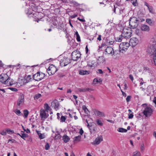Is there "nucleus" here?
Here are the masks:
<instances>
[{
	"label": "nucleus",
	"mask_w": 156,
	"mask_h": 156,
	"mask_svg": "<svg viewBox=\"0 0 156 156\" xmlns=\"http://www.w3.org/2000/svg\"><path fill=\"white\" fill-rule=\"evenodd\" d=\"M138 24L137 18L133 17L130 18L129 21V26L130 28H136L138 27Z\"/></svg>",
	"instance_id": "f257e3e1"
},
{
	"label": "nucleus",
	"mask_w": 156,
	"mask_h": 156,
	"mask_svg": "<svg viewBox=\"0 0 156 156\" xmlns=\"http://www.w3.org/2000/svg\"><path fill=\"white\" fill-rule=\"evenodd\" d=\"M130 44L128 42H122L119 45L120 51L122 53H123L127 50Z\"/></svg>",
	"instance_id": "f03ea898"
},
{
	"label": "nucleus",
	"mask_w": 156,
	"mask_h": 156,
	"mask_svg": "<svg viewBox=\"0 0 156 156\" xmlns=\"http://www.w3.org/2000/svg\"><path fill=\"white\" fill-rule=\"evenodd\" d=\"M147 51L151 54L154 55V62L155 65L156 66V51L154 49L152 45H149L148 47Z\"/></svg>",
	"instance_id": "7ed1b4c3"
},
{
	"label": "nucleus",
	"mask_w": 156,
	"mask_h": 156,
	"mask_svg": "<svg viewBox=\"0 0 156 156\" xmlns=\"http://www.w3.org/2000/svg\"><path fill=\"white\" fill-rule=\"evenodd\" d=\"M58 70V69L53 65H51L47 69V72L49 75L54 74Z\"/></svg>",
	"instance_id": "20e7f679"
},
{
	"label": "nucleus",
	"mask_w": 156,
	"mask_h": 156,
	"mask_svg": "<svg viewBox=\"0 0 156 156\" xmlns=\"http://www.w3.org/2000/svg\"><path fill=\"white\" fill-rule=\"evenodd\" d=\"M45 76V74L42 73L37 72L33 76V79L37 81H39L43 79Z\"/></svg>",
	"instance_id": "39448f33"
},
{
	"label": "nucleus",
	"mask_w": 156,
	"mask_h": 156,
	"mask_svg": "<svg viewBox=\"0 0 156 156\" xmlns=\"http://www.w3.org/2000/svg\"><path fill=\"white\" fill-rule=\"evenodd\" d=\"M153 110L150 107L147 106L143 111V113L146 117H149L152 114Z\"/></svg>",
	"instance_id": "423d86ee"
},
{
	"label": "nucleus",
	"mask_w": 156,
	"mask_h": 156,
	"mask_svg": "<svg viewBox=\"0 0 156 156\" xmlns=\"http://www.w3.org/2000/svg\"><path fill=\"white\" fill-rule=\"evenodd\" d=\"M132 33L126 29H123L122 30V36L124 39L129 38L131 36Z\"/></svg>",
	"instance_id": "0eeeda50"
},
{
	"label": "nucleus",
	"mask_w": 156,
	"mask_h": 156,
	"mask_svg": "<svg viewBox=\"0 0 156 156\" xmlns=\"http://www.w3.org/2000/svg\"><path fill=\"white\" fill-rule=\"evenodd\" d=\"M80 54L79 52V51H73L71 54L72 59L74 61H76L80 57Z\"/></svg>",
	"instance_id": "6e6552de"
},
{
	"label": "nucleus",
	"mask_w": 156,
	"mask_h": 156,
	"mask_svg": "<svg viewBox=\"0 0 156 156\" xmlns=\"http://www.w3.org/2000/svg\"><path fill=\"white\" fill-rule=\"evenodd\" d=\"M71 62L70 59L68 58H64L61 60L60 64L62 66H65Z\"/></svg>",
	"instance_id": "1a4fd4ad"
},
{
	"label": "nucleus",
	"mask_w": 156,
	"mask_h": 156,
	"mask_svg": "<svg viewBox=\"0 0 156 156\" xmlns=\"http://www.w3.org/2000/svg\"><path fill=\"white\" fill-rule=\"evenodd\" d=\"M24 101V96L23 94H20L19 98L17 103V106L19 108L23 104Z\"/></svg>",
	"instance_id": "9d476101"
},
{
	"label": "nucleus",
	"mask_w": 156,
	"mask_h": 156,
	"mask_svg": "<svg viewBox=\"0 0 156 156\" xmlns=\"http://www.w3.org/2000/svg\"><path fill=\"white\" fill-rule=\"evenodd\" d=\"M45 110L41 109L40 111V116L42 120L44 121L48 116V113H47Z\"/></svg>",
	"instance_id": "9b49d317"
},
{
	"label": "nucleus",
	"mask_w": 156,
	"mask_h": 156,
	"mask_svg": "<svg viewBox=\"0 0 156 156\" xmlns=\"http://www.w3.org/2000/svg\"><path fill=\"white\" fill-rule=\"evenodd\" d=\"M9 77L7 74H2L0 75V81L4 84Z\"/></svg>",
	"instance_id": "f8f14e48"
},
{
	"label": "nucleus",
	"mask_w": 156,
	"mask_h": 156,
	"mask_svg": "<svg viewBox=\"0 0 156 156\" xmlns=\"http://www.w3.org/2000/svg\"><path fill=\"white\" fill-rule=\"evenodd\" d=\"M104 53L105 55L108 54L113 55L114 54L113 49L111 47H108L105 49Z\"/></svg>",
	"instance_id": "ddd939ff"
},
{
	"label": "nucleus",
	"mask_w": 156,
	"mask_h": 156,
	"mask_svg": "<svg viewBox=\"0 0 156 156\" xmlns=\"http://www.w3.org/2000/svg\"><path fill=\"white\" fill-rule=\"evenodd\" d=\"M103 140V137L101 135L98 136L92 143L94 145H98L99 144L101 141Z\"/></svg>",
	"instance_id": "4468645a"
},
{
	"label": "nucleus",
	"mask_w": 156,
	"mask_h": 156,
	"mask_svg": "<svg viewBox=\"0 0 156 156\" xmlns=\"http://www.w3.org/2000/svg\"><path fill=\"white\" fill-rule=\"evenodd\" d=\"M52 106L54 107L55 109L57 110L59 107V104L58 101L57 100H54L51 103Z\"/></svg>",
	"instance_id": "2eb2a0df"
},
{
	"label": "nucleus",
	"mask_w": 156,
	"mask_h": 156,
	"mask_svg": "<svg viewBox=\"0 0 156 156\" xmlns=\"http://www.w3.org/2000/svg\"><path fill=\"white\" fill-rule=\"evenodd\" d=\"M138 41L136 38H133L130 40L129 44L130 45H131L132 46H134L138 44Z\"/></svg>",
	"instance_id": "dca6fc26"
},
{
	"label": "nucleus",
	"mask_w": 156,
	"mask_h": 156,
	"mask_svg": "<svg viewBox=\"0 0 156 156\" xmlns=\"http://www.w3.org/2000/svg\"><path fill=\"white\" fill-rule=\"evenodd\" d=\"M154 87L152 85H150L148 86L146 90V94L148 95H149V94H151L152 92H153L154 91Z\"/></svg>",
	"instance_id": "f3484780"
},
{
	"label": "nucleus",
	"mask_w": 156,
	"mask_h": 156,
	"mask_svg": "<svg viewBox=\"0 0 156 156\" xmlns=\"http://www.w3.org/2000/svg\"><path fill=\"white\" fill-rule=\"evenodd\" d=\"M13 81L12 79L9 77V78L5 82L4 84L6 85L7 86H12L14 83H13Z\"/></svg>",
	"instance_id": "a211bd4d"
},
{
	"label": "nucleus",
	"mask_w": 156,
	"mask_h": 156,
	"mask_svg": "<svg viewBox=\"0 0 156 156\" xmlns=\"http://www.w3.org/2000/svg\"><path fill=\"white\" fill-rule=\"evenodd\" d=\"M94 113L96 116H99L100 117H105V116L104 112H100L97 110H95Z\"/></svg>",
	"instance_id": "6ab92c4d"
},
{
	"label": "nucleus",
	"mask_w": 156,
	"mask_h": 156,
	"mask_svg": "<svg viewBox=\"0 0 156 156\" xmlns=\"http://www.w3.org/2000/svg\"><path fill=\"white\" fill-rule=\"evenodd\" d=\"M140 29L142 31H149L150 30L149 27L144 24L141 25Z\"/></svg>",
	"instance_id": "aec40b11"
},
{
	"label": "nucleus",
	"mask_w": 156,
	"mask_h": 156,
	"mask_svg": "<svg viewBox=\"0 0 156 156\" xmlns=\"http://www.w3.org/2000/svg\"><path fill=\"white\" fill-rule=\"evenodd\" d=\"M151 42L156 44V35H155L151 40ZM150 45L153 46L154 49L156 51V46L154 44H150Z\"/></svg>",
	"instance_id": "412c9836"
},
{
	"label": "nucleus",
	"mask_w": 156,
	"mask_h": 156,
	"mask_svg": "<svg viewBox=\"0 0 156 156\" xmlns=\"http://www.w3.org/2000/svg\"><path fill=\"white\" fill-rule=\"evenodd\" d=\"M90 73V71H87L84 70L83 69L80 70L79 71V73L81 75H84L86 74H89Z\"/></svg>",
	"instance_id": "4be33fe9"
},
{
	"label": "nucleus",
	"mask_w": 156,
	"mask_h": 156,
	"mask_svg": "<svg viewBox=\"0 0 156 156\" xmlns=\"http://www.w3.org/2000/svg\"><path fill=\"white\" fill-rule=\"evenodd\" d=\"M62 140L65 143H66L69 140L70 138L68 136L65 134L62 136Z\"/></svg>",
	"instance_id": "5701e85b"
},
{
	"label": "nucleus",
	"mask_w": 156,
	"mask_h": 156,
	"mask_svg": "<svg viewBox=\"0 0 156 156\" xmlns=\"http://www.w3.org/2000/svg\"><path fill=\"white\" fill-rule=\"evenodd\" d=\"M146 21L150 25H152L154 24V21L151 19H147Z\"/></svg>",
	"instance_id": "b1692460"
},
{
	"label": "nucleus",
	"mask_w": 156,
	"mask_h": 156,
	"mask_svg": "<svg viewBox=\"0 0 156 156\" xmlns=\"http://www.w3.org/2000/svg\"><path fill=\"white\" fill-rule=\"evenodd\" d=\"M81 136H78L74 137V143H76L79 142L80 140Z\"/></svg>",
	"instance_id": "393cba45"
},
{
	"label": "nucleus",
	"mask_w": 156,
	"mask_h": 156,
	"mask_svg": "<svg viewBox=\"0 0 156 156\" xmlns=\"http://www.w3.org/2000/svg\"><path fill=\"white\" fill-rule=\"evenodd\" d=\"M102 80L101 79H99V80H98L97 78H95L94 79L93 81V84L94 85H96L99 83L101 82Z\"/></svg>",
	"instance_id": "a878e982"
},
{
	"label": "nucleus",
	"mask_w": 156,
	"mask_h": 156,
	"mask_svg": "<svg viewBox=\"0 0 156 156\" xmlns=\"http://www.w3.org/2000/svg\"><path fill=\"white\" fill-rule=\"evenodd\" d=\"M90 89L89 88H80L78 89L79 91L80 92H86L89 91Z\"/></svg>",
	"instance_id": "bb28decb"
},
{
	"label": "nucleus",
	"mask_w": 156,
	"mask_h": 156,
	"mask_svg": "<svg viewBox=\"0 0 156 156\" xmlns=\"http://www.w3.org/2000/svg\"><path fill=\"white\" fill-rule=\"evenodd\" d=\"M44 108L45 109V111L48 112V111L50 110V108L48 104L47 103H45L44 105Z\"/></svg>",
	"instance_id": "cd10ccee"
},
{
	"label": "nucleus",
	"mask_w": 156,
	"mask_h": 156,
	"mask_svg": "<svg viewBox=\"0 0 156 156\" xmlns=\"http://www.w3.org/2000/svg\"><path fill=\"white\" fill-rule=\"evenodd\" d=\"M31 80V76L28 75L26 78H25L24 82L25 83H27L30 81Z\"/></svg>",
	"instance_id": "c85d7f7f"
},
{
	"label": "nucleus",
	"mask_w": 156,
	"mask_h": 156,
	"mask_svg": "<svg viewBox=\"0 0 156 156\" xmlns=\"http://www.w3.org/2000/svg\"><path fill=\"white\" fill-rule=\"evenodd\" d=\"M118 132L121 133H126L127 132V129L122 128H119L118 129Z\"/></svg>",
	"instance_id": "c756f323"
},
{
	"label": "nucleus",
	"mask_w": 156,
	"mask_h": 156,
	"mask_svg": "<svg viewBox=\"0 0 156 156\" xmlns=\"http://www.w3.org/2000/svg\"><path fill=\"white\" fill-rule=\"evenodd\" d=\"M71 4L74 5L75 6H78L80 5V4L78 3L77 2L72 0L71 2Z\"/></svg>",
	"instance_id": "7c9ffc66"
},
{
	"label": "nucleus",
	"mask_w": 156,
	"mask_h": 156,
	"mask_svg": "<svg viewBox=\"0 0 156 156\" xmlns=\"http://www.w3.org/2000/svg\"><path fill=\"white\" fill-rule=\"evenodd\" d=\"M55 139H60L61 138V136L58 132V131H57L56 132V133L55 134Z\"/></svg>",
	"instance_id": "2f4dec72"
},
{
	"label": "nucleus",
	"mask_w": 156,
	"mask_h": 156,
	"mask_svg": "<svg viewBox=\"0 0 156 156\" xmlns=\"http://www.w3.org/2000/svg\"><path fill=\"white\" fill-rule=\"evenodd\" d=\"M24 117L27 118L29 114V112L28 110L25 109L23 110Z\"/></svg>",
	"instance_id": "473e14b6"
},
{
	"label": "nucleus",
	"mask_w": 156,
	"mask_h": 156,
	"mask_svg": "<svg viewBox=\"0 0 156 156\" xmlns=\"http://www.w3.org/2000/svg\"><path fill=\"white\" fill-rule=\"evenodd\" d=\"M14 112L18 115L20 116L22 115L20 110L16 109L14 111Z\"/></svg>",
	"instance_id": "72a5a7b5"
},
{
	"label": "nucleus",
	"mask_w": 156,
	"mask_h": 156,
	"mask_svg": "<svg viewBox=\"0 0 156 156\" xmlns=\"http://www.w3.org/2000/svg\"><path fill=\"white\" fill-rule=\"evenodd\" d=\"M120 12L121 14H122L123 15H125L126 13V10L124 8H121L120 9Z\"/></svg>",
	"instance_id": "f704fd0d"
},
{
	"label": "nucleus",
	"mask_w": 156,
	"mask_h": 156,
	"mask_svg": "<svg viewBox=\"0 0 156 156\" xmlns=\"http://www.w3.org/2000/svg\"><path fill=\"white\" fill-rule=\"evenodd\" d=\"M133 156H141L140 153L138 151H136L133 153Z\"/></svg>",
	"instance_id": "c9c22d12"
},
{
	"label": "nucleus",
	"mask_w": 156,
	"mask_h": 156,
	"mask_svg": "<svg viewBox=\"0 0 156 156\" xmlns=\"http://www.w3.org/2000/svg\"><path fill=\"white\" fill-rule=\"evenodd\" d=\"M75 35L76 37V39L78 41H80V37L77 31L75 33Z\"/></svg>",
	"instance_id": "e433bc0d"
},
{
	"label": "nucleus",
	"mask_w": 156,
	"mask_h": 156,
	"mask_svg": "<svg viewBox=\"0 0 156 156\" xmlns=\"http://www.w3.org/2000/svg\"><path fill=\"white\" fill-rule=\"evenodd\" d=\"M6 133L9 134H12L14 133V131L13 130L10 129H7L6 130Z\"/></svg>",
	"instance_id": "4c0bfd02"
},
{
	"label": "nucleus",
	"mask_w": 156,
	"mask_h": 156,
	"mask_svg": "<svg viewBox=\"0 0 156 156\" xmlns=\"http://www.w3.org/2000/svg\"><path fill=\"white\" fill-rule=\"evenodd\" d=\"M28 136V134L26 133H23L21 134V136H20V137L23 139L25 140V138L27 137Z\"/></svg>",
	"instance_id": "58836bf2"
},
{
	"label": "nucleus",
	"mask_w": 156,
	"mask_h": 156,
	"mask_svg": "<svg viewBox=\"0 0 156 156\" xmlns=\"http://www.w3.org/2000/svg\"><path fill=\"white\" fill-rule=\"evenodd\" d=\"M147 8L150 13H154V11H153V8L152 6H150Z\"/></svg>",
	"instance_id": "ea45409f"
},
{
	"label": "nucleus",
	"mask_w": 156,
	"mask_h": 156,
	"mask_svg": "<svg viewBox=\"0 0 156 156\" xmlns=\"http://www.w3.org/2000/svg\"><path fill=\"white\" fill-rule=\"evenodd\" d=\"M109 40L108 38H104L103 41L105 42L108 46Z\"/></svg>",
	"instance_id": "a19ab883"
},
{
	"label": "nucleus",
	"mask_w": 156,
	"mask_h": 156,
	"mask_svg": "<svg viewBox=\"0 0 156 156\" xmlns=\"http://www.w3.org/2000/svg\"><path fill=\"white\" fill-rule=\"evenodd\" d=\"M96 122L97 124L100 126H102L103 124L101 122L99 119H97L96 120Z\"/></svg>",
	"instance_id": "79ce46f5"
},
{
	"label": "nucleus",
	"mask_w": 156,
	"mask_h": 156,
	"mask_svg": "<svg viewBox=\"0 0 156 156\" xmlns=\"http://www.w3.org/2000/svg\"><path fill=\"white\" fill-rule=\"evenodd\" d=\"M66 118L64 116H62L60 119V122H64L65 121Z\"/></svg>",
	"instance_id": "37998d69"
},
{
	"label": "nucleus",
	"mask_w": 156,
	"mask_h": 156,
	"mask_svg": "<svg viewBox=\"0 0 156 156\" xmlns=\"http://www.w3.org/2000/svg\"><path fill=\"white\" fill-rule=\"evenodd\" d=\"M131 2L134 6H136L137 5L136 0H131Z\"/></svg>",
	"instance_id": "c03bdc74"
},
{
	"label": "nucleus",
	"mask_w": 156,
	"mask_h": 156,
	"mask_svg": "<svg viewBox=\"0 0 156 156\" xmlns=\"http://www.w3.org/2000/svg\"><path fill=\"white\" fill-rule=\"evenodd\" d=\"M41 96V95L40 94H37L35 95L34 97L35 99H39Z\"/></svg>",
	"instance_id": "a18cd8bd"
},
{
	"label": "nucleus",
	"mask_w": 156,
	"mask_h": 156,
	"mask_svg": "<svg viewBox=\"0 0 156 156\" xmlns=\"http://www.w3.org/2000/svg\"><path fill=\"white\" fill-rule=\"evenodd\" d=\"M50 147L48 143H47L45 146V149L46 150H47L49 149Z\"/></svg>",
	"instance_id": "49530a36"
},
{
	"label": "nucleus",
	"mask_w": 156,
	"mask_h": 156,
	"mask_svg": "<svg viewBox=\"0 0 156 156\" xmlns=\"http://www.w3.org/2000/svg\"><path fill=\"white\" fill-rule=\"evenodd\" d=\"M8 89L12 91L17 92L18 91L17 89L16 88L10 87Z\"/></svg>",
	"instance_id": "de8ad7c7"
},
{
	"label": "nucleus",
	"mask_w": 156,
	"mask_h": 156,
	"mask_svg": "<svg viewBox=\"0 0 156 156\" xmlns=\"http://www.w3.org/2000/svg\"><path fill=\"white\" fill-rule=\"evenodd\" d=\"M87 65L91 67H93L94 66V64L92 63V62H89L87 64Z\"/></svg>",
	"instance_id": "09e8293b"
},
{
	"label": "nucleus",
	"mask_w": 156,
	"mask_h": 156,
	"mask_svg": "<svg viewBox=\"0 0 156 156\" xmlns=\"http://www.w3.org/2000/svg\"><path fill=\"white\" fill-rule=\"evenodd\" d=\"M39 137L41 139H43L45 137V135L44 133L42 134L41 135V136H40Z\"/></svg>",
	"instance_id": "8fccbe9b"
},
{
	"label": "nucleus",
	"mask_w": 156,
	"mask_h": 156,
	"mask_svg": "<svg viewBox=\"0 0 156 156\" xmlns=\"http://www.w3.org/2000/svg\"><path fill=\"white\" fill-rule=\"evenodd\" d=\"M6 131L4 130L0 132V134L2 135H5L6 134Z\"/></svg>",
	"instance_id": "3c124183"
},
{
	"label": "nucleus",
	"mask_w": 156,
	"mask_h": 156,
	"mask_svg": "<svg viewBox=\"0 0 156 156\" xmlns=\"http://www.w3.org/2000/svg\"><path fill=\"white\" fill-rule=\"evenodd\" d=\"M124 39L123 36H122V34L119 36V37L118 38V41L119 42H121L122 39Z\"/></svg>",
	"instance_id": "603ef678"
},
{
	"label": "nucleus",
	"mask_w": 156,
	"mask_h": 156,
	"mask_svg": "<svg viewBox=\"0 0 156 156\" xmlns=\"http://www.w3.org/2000/svg\"><path fill=\"white\" fill-rule=\"evenodd\" d=\"M131 98V96H128L126 99V100L127 102H128L130 101Z\"/></svg>",
	"instance_id": "864d4df0"
},
{
	"label": "nucleus",
	"mask_w": 156,
	"mask_h": 156,
	"mask_svg": "<svg viewBox=\"0 0 156 156\" xmlns=\"http://www.w3.org/2000/svg\"><path fill=\"white\" fill-rule=\"evenodd\" d=\"M140 150L141 151H144V144H142L140 147Z\"/></svg>",
	"instance_id": "5fc2aeb1"
},
{
	"label": "nucleus",
	"mask_w": 156,
	"mask_h": 156,
	"mask_svg": "<svg viewBox=\"0 0 156 156\" xmlns=\"http://www.w3.org/2000/svg\"><path fill=\"white\" fill-rule=\"evenodd\" d=\"M137 20L139 23L140 22L144 21L145 20L144 19H142V18L140 19V18H137Z\"/></svg>",
	"instance_id": "6e6d98bb"
},
{
	"label": "nucleus",
	"mask_w": 156,
	"mask_h": 156,
	"mask_svg": "<svg viewBox=\"0 0 156 156\" xmlns=\"http://www.w3.org/2000/svg\"><path fill=\"white\" fill-rule=\"evenodd\" d=\"M97 73H99L101 74H102L103 73V72L102 70L101 69H98L97 71Z\"/></svg>",
	"instance_id": "4d7b16f0"
},
{
	"label": "nucleus",
	"mask_w": 156,
	"mask_h": 156,
	"mask_svg": "<svg viewBox=\"0 0 156 156\" xmlns=\"http://www.w3.org/2000/svg\"><path fill=\"white\" fill-rule=\"evenodd\" d=\"M107 46V44H106V43L104 41H103V42H102V43L101 45V47H104L105 46Z\"/></svg>",
	"instance_id": "13d9d810"
},
{
	"label": "nucleus",
	"mask_w": 156,
	"mask_h": 156,
	"mask_svg": "<svg viewBox=\"0 0 156 156\" xmlns=\"http://www.w3.org/2000/svg\"><path fill=\"white\" fill-rule=\"evenodd\" d=\"M133 117V114H130L128 115V118L129 119H132Z\"/></svg>",
	"instance_id": "bf43d9fd"
},
{
	"label": "nucleus",
	"mask_w": 156,
	"mask_h": 156,
	"mask_svg": "<svg viewBox=\"0 0 156 156\" xmlns=\"http://www.w3.org/2000/svg\"><path fill=\"white\" fill-rule=\"evenodd\" d=\"M77 19L78 20H80V21L81 22H85V20L83 19H81L79 17H78Z\"/></svg>",
	"instance_id": "052dcab7"
},
{
	"label": "nucleus",
	"mask_w": 156,
	"mask_h": 156,
	"mask_svg": "<svg viewBox=\"0 0 156 156\" xmlns=\"http://www.w3.org/2000/svg\"><path fill=\"white\" fill-rule=\"evenodd\" d=\"M79 133H80V134L81 135H83V130L82 129H80Z\"/></svg>",
	"instance_id": "680f3d73"
},
{
	"label": "nucleus",
	"mask_w": 156,
	"mask_h": 156,
	"mask_svg": "<svg viewBox=\"0 0 156 156\" xmlns=\"http://www.w3.org/2000/svg\"><path fill=\"white\" fill-rule=\"evenodd\" d=\"M114 41H112L109 40V44H108V45H112L113 44L114 42Z\"/></svg>",
	"instance_id": "e2e57ef3"
},
{
	"label": "nucleus",
	"mask_w": 156,
	"mask_h": 156,
	"mask_svg": "<svg viewBox=\"0 0 156 156\" xmlns=\"http://www.w3.org/2000/svg\"><path fill=\"white\" fill-rule=\"evenodd\" d=\"M129 77L132 81H133V77L132 75H129Z\"/></svg>",
	"instance_id": "0e129e2a"
},
{
	"label": "nucleus",
	"mask_w": 156,
	"mask_h": 156,
	"mask_svg": "<svg viewBox=\"0 0 156 156\" xmlns=\"http://www.w3.org/2000/svg\"><path fill=\"white\" fill-rule=\"evenodd\" d=\"M24 130L26 131V133H30V131L28 129H27L26 130L25 129H24Z\"/></svg>",
	"instance_id": "69168bd1"
},
{
	"label": "nucleus",
	"mask_w": 156,
	"mask_h": 156,
	"mask_svg": "<svg viewBox=\"0 0 156 156\" xmlns=\"http://www.w3.org/2000/svg\"><path fill=\"white\" fill-rule=\"evenodd\" d=\"M144 70H145L146 71H147L148 72H149V69L146 67H144Z\"/></svg>",
	"instance_id": "338daca9"
},
{
	"label": "nucleus",
	"mask_w": 156,
	"mask_h": 156,
	"mask_svg": "<svg viewBox=\"0 0 156 156\" xmlns=\"http://www.w3.org/2000/svg\"><path fill=\"white\" fill-rule=\"evenodd\" d=\"M153 102L155 104V107H156V96L154 98Z\"/></svg>",
	"instance_id": "774afa93"
}]
</instances>
